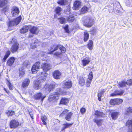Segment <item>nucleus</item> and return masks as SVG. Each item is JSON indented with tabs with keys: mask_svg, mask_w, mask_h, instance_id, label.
I'll return each mask as SVG.
<instances>
[{
	"mask_svg": "<svg viewBox=\"0 0 132 132\" xmlns=\"http://www.w3.org/2000/svg\"><path fill=\"white\" fill-rule=\"evenodd\" d=\"M47 74L45 72H40L39 76L41 77V79L37 80L34 82V87L35 89L38 90L42 86L41 82L45 80Z\"/></svg>",
	"mask_w": 132,
	"mask_h": 132,
	"instance_id": "nucleus-1",
	"label": "nucleus"
},
{
	"mask_svg": "<svg viewBox=\"0 0 132 132\" xmlns=\"http://www.w3.org/2000/svg\"><path fill=\"white\" fill-rule=\"evenodd\" d=\"M84 24L88 27H90L93 25V20L90 16H85L84 17Z\"/></svg>",
	"mask_w": 132,
	"mask_h": 132,
	"instance_id": "nucleus-2",
	"label": "nucleus"
},
{
	"mask_svg": "<svg viewBox=\"0 0 132 132\" xmlns=\"http://www.w3.org/2000/svg\"><path fill=\"white\" fill-rule=\"evenodd\" d=\"M21 20V16L18 17L15 19L11 20L9 22V27L13 26L15 25H17L20 22Z\"/></svg>",
	"mask_w": 132,
	"mask_h": 132,
	"instance_id": "nucleus-3",
	"label": "nucleus"
},
{
	"mask_svg": "<svg viewBox=\"0 0 132 132\" xmlns=\"http://www.w3.org/2000/svg\"><path fill=\"white\" fill-rule=\"evenodd\" d=\"M58 85V84H56L54 82L52 81L49 85H46L45 87H46V88H47L48 91L50 92L51 91H52L55 87H57Z\"/></svg>",
	"mask_w": 132,
	"mask_h": 132,
	"instance_id": "nucleus-4",
	"label": "nucleus"
},
{
	"mask_svg": "<svg viewBox=\"0 0 132 132\" xmlns=\"http://www.w3.org/2000/svg\"><path fill=\"white\" fill-rule=\"evenodd\" d=\"M14 41V43L12 45L11 48V51L12 53H14L16 52L18 50L19 47V45L18 43L16 42V40L15 38H13L12 39V42Z\"/></svg>",
	"mask_w": 132,
	"mask_h": 132,
	"instance_id": "nucleus-5",
	"label": "nucleus"
},
{
	"mask_svg": "<svg viewBox=\"0 0 132 132\" xmlns=\"http://www.w3.org/2000/svg\"><path fill=\"white\" fill-rule=\"evenodd\" d=\"M40 64L39 62H36L32 66L31 68V71L33 73L37 72L38 69L40 68Z\"/></svg>",
	"mask_w": 132,
	"mask_h": 132,
	"instance_id": "nucleus-6",
	"label": "nucleus"
},
{
	"mask_svg": "<svg viewBox=\"0 0 132 132\" xmlns=\"http://www.w3.org/2000/svg\"><path fill=\"white\" fill-rule=\"evenodd\" d=\"M123 102V100L121 99L117 98L111 100L110 101L111 104L113 105H118L121 104Z\"/></svg>",
	"mask_w": 132,
	"mask_h": 132,
	"instance_id": "nucleus-7",
	"label": "nucleus"
},
{
	"mask_svg": "<svg viewBox=\"0 0 132 132\" xmlns=\"http://www.w3.org/2000/svg\"><path fill=\"white\" fill-rule=\"evenodd\" d=\"M45 97V96L43 95L41 93H37L35 94L34 96V98L36 100H41L42 102Z\"/></svg>",
	"mask_w": 132,
	"mask_h": 132,
	"instance_id": "nucleus-8",
	"label": "nucleus"
},
{
	"mask_svg": "<svg viewBox=\"0 0 132 132\" xmlns=\"http://www.w3.org/2000/svg\"><path fill=\"white\" fill-rule=\"evenodd\" d=\"M40 43L37 39H32V43L30 45V47L32 49H35L36 47L39 45Z\"/></svg>",
	"mask_w": 132,
	"mask_h": 132,
	"instance_id": "nucleus-9",
	"label": "nucleus"
},
{
	"mask_svg": "<svg viewBox=\"0 0 132 132\" xmlns=\"http://www.w3.org/2000/svg\"><path fill=\"white\" fill-rule=\"evenodd\" d=\"M63 88L66 89L70 88L72 85V83L70 81L68 80L64 81L63 82Z\"/></svg>",
	"mask_w": 132,
	"mask_h": 132,
	"instance_id": "nucleus-10",
	"label": "nucleus"
},
{
	"mask_svg": "<svg viewBox=\"0 0 132 132\" xmlns=\"http://www.w3.org/2000/svg\"><path fill=\"white\" fill-rule=\"evenodd\" d=\"M19 125V122L17 120H13L10 122V125L11 128H15Z\"/></svg>",
	"mask_w": 132,
	"mask_h": 132,
	"instance_id": "nucleus-11",
	"label": "nucleus"
},
{
	"mask_svg": "<svg viewBox=\"0 0 132 132\" xmlns=\"http://www.w3.org/2000/svg\"><path fill=\"white\" fill-rule=\"evenodd\" d=\"M81 63L84 67L89 64L90 61L89 57H86L81 58Z\"/></svg>",
	"mask_w": 132,
	"mask_h": 132,
	"instance_id": "nucleus-12",
	"label": "nucleus"
},
{
	"mask_svg": "<svg viewBox=\"0 0 132 132\" xmlns=\"http://www.w3.org/2000/svg\"><path fill=\"white\" fill-rule=\"evenodd\" d=\"M53 77L56 79H58L60 78L61 73L58 70H55L53 73Z\"/></svg>",
	"mask_w": 132,
	"mask_h": 132,
	"instance_id": "nucleus-13",
	"label": "nucleus"
},
{
	"mask_svg": "<svg viewBox=\"0 0 132 132\" xmlns=\"http://www.w3.org/2000/svg\"><path fill=\"white\" fill-rule=\"evenodd\" d=\"M59 97L57 96L54 93L53 94L51 93L49 95L48 100L51 102L53 100H56L59 99Z\"/></svg>",
	"mask_w": 132,
	"mask_h": 132,
	"instance_id": "nucleus-14",
	"label": "nucleus"
},
{
	"mask_svg": "<svg viewBox=\"0 0 132 132\" xmlns=\"http://www.w3.org/2000/svg\"><path fill=\"white\" fill-rule=\"evenodd\" d=\"M62 11V8L59 6H58L56 8L55 11L56 12V14L54 15L55 18H57V15H60L61 13V12Z\"/></svg>",
	"mask_w": 132,
	"mask_h": 132,
	"instance_id": "nucleus-15",
	"label": "nucleus"
},
{
	"mask_svg": "<svg viewBox=\"0 0 132 132\" xmlns=\"http://www.w3.org/2000/svg\"><path fill=\"white\" fill-rule=\"evenodd\" d=\"M12 13L13 16H15L18 14L19 12V9L16 7H13L12 8Z\"/></svg>",
	"mask_w": 132,
	"mask_h": 132,
	"instance_id": "nucleus-16",
	"label": "nucleus"
},
{
	"mask_svg": "<svg viewBox=\"0 0 132 132\" xmlns=\"http://www.w3.org/2000/svg\"><path fill=\"white\" fill-rule=\"evenodd\" d=\"M126 126L128 128V132H132V120L127 121Z\"/></svg>",
	"mask_w": 132,
	"mask_h": 132,
	"instance_id": "nucleus-17",
	"label": "nucleus"
},
{
	"mask_svg": "<svg viewBox=\"0 0 132 132\" xmlns=\"http://www.w3.org/2000/svg\"><path fill=\"white\" fill-rule=\"evenodd\" d=\"M30 31L32 34H37L38 32V29L37 27L33 26L30 28Z\"/></svg>",
	"mask_w": 132,
	"mask_h": 132,
	"instance_id": "nucleus-18",
	"label": "nucleus"
},
{
	"mask_svg": "<svg viewBox=\"0 0 132 132\" xmlns=\"http://www.w3.org/2000/svg\"><path fill=\"white\" fill-rule=\"evenodd\" d=\"M124 91L123 90H122L120 91L118 90H116L114 93L111 94V96H113L116 95H123Z\"/></svg>",
	"mask_w": 132,
	"mask_h": 132,
	"instance_id": "nucleus-19",
	"label": "nucleus"
},
{
	"mask_svg": "<svg viewBox=\"0 0 132 132\" xmlns=\"http://www.w3.org/2000/svg\"><path fill=\"white\" fill-rule=\"evenodd\" d=\"M30 82V80L28 79H26L23 82L22 84V87L23 88H26L29 85Z\"/></svg>",
	"mask_w": 132,
	"mask_h": 132,
	"instance_id": "nucleus-20",
	"label": "nucleus"
},
{
	"mask_svg": "<svg viewBox=\"0 0 132 132\" xmlns=\"http://www.w3.org/2000/svg\"><path fill=\"white\" fill-rule=\"evenodd\" d=\"M42 68L45 71H47L50 69V65L49 64L45 63L42 65Z\"/></svg>",
	"mask_w": 132,
	"mask_h": 132,
	"instance_id": "nucleus-21",
	"label": "nucleus"
},
{
	"mask_svg": "<svg viewBox=\"0 0 132 132\" xmlns=\"http://www.w3.org/2000/svg\"><path fill=\"white\" fill-rule=\"evenodd\" d=\"M15 60L14 57H11L9 59L7 62V64L9 66H12Z\"/></svg>",
	"mask_w": 132,
	"mask_h": 132,
	"instance_id": "nucleus-22",
	"label": "nucleus"
},
{
	"mask_svg": "<svg viewBox=\"0 0 132 132\" xmlns=\"http://www.w3.org/2000/svg\"><path fill=\"white\" fill-rule=\"evenodd\" d=\"M57 96L59 95H63L64 93L62 89L60 88H57L56 90V92L54 93Z\"/></svg>",
	"mask_w": 132,
	"mask_h": 132,
	"instance_id": "nucleus-23",
	"label": "nucleus"
},
{
	"mask_svg": "<svg viewBox=\"0 0 132 132\" xmlns=\"http://www.w3.org/2000/svg\"><path fill=\"white\" fill-rule=\"evenodd\" d=\"M81 2L79 1H76L74 3L73 6L74 9L78 10L80 7Z\"/></svg>",
	"mask_w": 132,
	"mask_h": 132,
	"instance_id": "nucleus-24",
	"label": "nucleus"
},
{
	"mask_svg": "<svg viewBox=\"0 0 132 132\" xmlns=\"http://www.w3.org/2000/svg\"><path fill=\"white\" fill-rule=\"evenodd\" d=\"M73 123H69L67 122L65 123L64 124L62 125V127L61 128V131H63L66 128L71 126L73 124Z\"/></svg>",
	"mask_w": 132,
	"mask_h": 132,
	"instance_id": "nucleus-25",
	"label": "nucleus"
},
{
	"mask_svg": "<svg viewBox=\"0 0 132 132\" xmlns=\"http://www.w3.org/2000/svg\"><path fill=\"white\" fill-rule=\"evenodd\" d=\"M19 76L20 78H22L24 75L25 74V71L23 67H20L19 69Z\"/></svg>",
	"mask_w": 132,
	"mask_h": 132,
	"instance_id": "nucleus-26",
	"label": "nucleus"
},
{
	"mask_svg": "<svg viewBox=\"0 0 132 132\" xmlns=\"http://www.w3.org/2000/svg\"><path fill=\"white\" fill-rule=\"evenodd\" d=\"M119 113V112H111V116L112 119L114 120L116 119L118 117Z\"/></svg>",
	"mask_w": 132,
	"mask_h": 132,
	"instance_id": "nucleus-27",
	"label": "nucleus"
},
{
	"mask_svg": "<svg viewBox=\"0 0 132 132\" xmlns=\"http://www.w3.org/2000/svg\"><path fill=\"white\" fill-rule=\"evenodd\" d=\"M85 78L82 76H80L79 77V83L81 86H83L85 83Z\"/></svg>",
	"mask_w": 132,
	"mask_h": 132,
	"instance_id": "nucleus-28",
	"label": "nucleus"
},
{
	"mask_svg": "<svg viewBox=\"0 0 132 132\" xmlns=\"http://www.w3.org/2000/svg\"><path fill=\"white\" fill-rule=\"evenodd\" d=\"M93 120L98 126H101L103 122V120L102 119H97L95 118L93 119Z\"/></svg>",
	"mask_w": 132,
	"mask_h": 132,
	"instance_id": "nucleus-29",
	"label": "nucleus"
},
{
	"mask_svg": "<svg viewBox=\"0 0 132 132\" xmlns=\"http://www.w3.org/2000/svg\"><path fill=\"white\" fill-rule=\"evenodd\" d=\"M29 29L28 26H23L20 30V32L21 33H25L28 31Z\"/></svg>",
	"mask_w": 132,
	"mask_h": 132,
	"instance_id": "nucleus-30",
	"label": "nucleus"
},
{
	"mask_svg": "<svg viewBox=\"0 0 132 132\" xmlns=\"http://www.w3.org/2000/svg\"><path fill=\"white\" fill-rule=\"evenodd\" d=\"M68 2L67 0H59L57 3L60 5H65Z\"/></svg>",
	"mask_w": 132,
	"mask_h": 132,
	"instance_id": "nucleus-31",
	"label": "nucleus"
},
{
	"mask_svg": "<svg viewBox=\"0 0 132 132\" xmlns=\"http://www.w3.org/2000/svg\"><path fill=\"white\" fill-rule=\"evenodd\" d=\"M75 19L74 16L72 14H71L68 16L67 18V20L69 22H72L74 21Z\"/></svg>",
	"mask_w": 132,
	"mask_h": 132,
	"instance_id": "nucleus-32",
	"label": "nucleus"
},
{
	"mask_svg": "<svg viewBox=\"0 0 132 132\" xmlns=\"http://www.w3.org/2000/svg\"><path fill=\"white\" fill-rule=\"evenodd\" d=\"M95 115H96V117H104V114L103 112L96 110L95 111Z\"/></svg>",
	"mask_w": 132,
	"mask_h": 132,
	"instance_id": "nucleus-33",
	"label": "nucleus"
},
{
	"mask_svg": "<svg viewBox=\"0 0 132 132\" xmlns=\"http://www.w3.org/2000/svg\"><path fill=\"white\" fill-rule=\"evenodd\" d=\"M60 45H57L53 46V47H51L50 49V51L51 52V53H52L54 51L56 50H57L58 48L59 49V47Z\"/></svg>",
	"mask_w": 132,
	"mask_h": 132,
	"instance_id": "nucleus-34",
	"label": "nucleus"
},
{
	"mask_svg": "<svg viewBox=\"0 0 132 132\" xmlns=\"http://www.w3.org/2000/svg\"><path fill=\"white\" fill-rule=\"evenodd\" d=\"M72 114L73 113L71 112L68 113L65 116V119L67 121H70L71 118Z\"/></svg>",
	"mask_w": 132,
	"mask_h": 132,
	"instance_id": "nucleus-35",
	"label": "nucleus"
},
{
	"mask_svg": "<svg viewBox=\"0 0 132 132\" xmlns=\"http://www.w3.org/2000/svg\"><path fill=\"white\" fill-rule=\"evenodd\" d=\"M93 73L92 72H90L87 82H89L90 84L92 80L93 79Z\"/></svg>",
	"mask_w": 132,
	"mask_h": 132,
	"instance_id": "nucleus-36",
	"label": "nucleus"
},
{
	"mask_svg": "<svg viewBox=\"0 0 132 132\" xmlns=\"http://www.w3.org/2000/svg\"><path fill=\"white\" fill-rule=\"evenodd\" d=\"M84 41L85 42L87 41L88 39L89 34V33L86 31L84 32Z\"/></svg>",
	"mask_w": 132,
	"mask_h": 132,
	"instance_id": "nucleus-37",
	"label": "nucleus"
},
{
	"mask_svg": "<svg viewBox=\"0 0 132 132\" xmlns=\"http://www.w3.org/2000/svg\"><path fill=\"white\" fill-rule=\"evenodd\" d=\"M68 101V99L65 97L62 98L60 101L61 104H66Z\"/></svg>",
	"mask_w": 132,
	"mask_h": 132,
	"instance_id": "nucleus-38",
	"label": "nucleus"
},
{
	"mask_svg": "<svg viewBox=\"0 0 132 132\" xmlns=\"http://www.w3.org/2000/svg\"><path fill=\"white\" fill-rule=\"evenodd\" d=\"M7 0H0V7H3L6 4Z\"/></svg>",
	"mask_w": 132,
	"mask_h": 132,
	"instance_id": "nucleus-39",
	"label": "nucleus"
},
{
	"mask_svg": "<svg viewBox=\"0 0 132 132\" xmlns=\"http://www.w3.org/2000/svg\"><path fill=\"white\" fill-rule=\"evenodd\" d=\"M6 113L8 116H9L14 114L15 111L13 110H8L6 111Z\"/></svg>",
	"mask_w": 132,
	"mask_h": 132,
	"instance_id": "nucleus-40",
	"label": "nucleus"
},
{
	"mask_svg": "<svg viewBox=\"0 0 132 132\" xmlns=\"http://www.w3.org/2000/svg\"><path fill=\"white\" fill-rule=\"evenodd\" d=\"M93 42L92 40H89V43L88 44V46L90 50L93 49Z\"/></svg>",
	"mask_w": 132,
	"mask_h": 132,
	"instance_id": "nucleus-41",
	"label": "nucleus"
},
{
	"mask_svg": "<svg viewBox=\"0 0 132 132\" xmlns=\"http://www.w3.org/2000/svg\"><path fill=\"white\" fill-rule=\"evenodd\" d=\"M88 9V8L86 6L84 7L81 10V12L82 14L86 12Z\"/></svg>",
	"mask_w": 132,
	"mask_h": 132,
	"instance_id": "nucleus-42",
	"label": "nucleus"
},
{
	"mask_svg": "<svg viewBox=\"0 0 132 132\" xmlns=\"http://www.w3.org/2000/svg\"><path fill=\"white\" fill-rule=\"evenodd\" d=\"M47 119L46 117L45 116H42L41 117V119L42 120L43 122V124L44 125H46V122H45Z\"/></svg>",
	"mask_w": 132,
	"mask_h": 132,
	"instance_id": "nucleus-43",
	"label": "nucleus"
},
{
	"mask_svg": "<svg viewBox=\"0 0 132 132\" xmlns=\"http://www.w3.org/2000/svg\"><path fill=\"white\" fill-rule=\"evenodd\" d=\"M126 84V82L124 81L120 82L118 83L119 86L120 87H123L125 86Z\"/></svg>",
	"mask_w": 132,
	"mask_h": 132,
	"instance_id": "nucleus-44",
	"label": "nucleus"
},
{
	"mask_svg": "<svg viewBox=\"0 0 132 132\" xmlns=\"http://www.w3.org/2000/svg\"><path fill=\"white\" fill-rule=\"evenodd\" d=\"M59 47V49L60 50V51H61L63 53H64L66 51V49L63 46H62L60 45Z\"/></svg>",
	"mask_w": 132,
	"mask_h": 132,
	"instance_id": "nucleus-45",
	"label": "nucleus"
},
{
	"mask_svg": "<svg viewBox=\"0 0 132 132\" xmlns=\"http://www.w3.org/2000/svg\"><path fill=\"white\" fill-rule=\"evenodd\" d=\"M65 19L64 18L61 17L60 18V21L61 24H62L65 23Z\"/></svg>",
	"mask_w": 132,
	"mask_h": 132,
	"instance_id": "nucleus-46",
	"label": "nucleus"
},
{
	"mask_svg": "<svg viewBox=\"0 0 132 132\" xmlns=\"http://www.w3.org/2000/svg\"><path fill=\"white\" fill-rule=\"evenodd\" d=\"M131 1H128L126 2L127 5L128 7L132 6V3L131 2Z\"/></svg>",
	"mask_w": 132,
	"mask_h": 132,
	"instance_id": "nucleus-47",
	"label": "nucleus"
},
{
	"mask_svg": "<svg viewBox=\"0 0 132 132\" xmlns=\"http://www.w3.org/2000/svg\"><path fill=\"white\" fill-rule=\"evenodd\" d=\"M126 83L128 85H132V79H129L127 80Z\"/></svg>",
	"mask_w": 132,
	"mask_h": 132,
	"instance_id": "nucleus-48",
	"label": "nucleus"
},
{
	"mask_svg": "<svg viewBox=\"0 0 132 132\" xmlns=\"http://www.w3.org/2000/svg\"><path fill=\"white\" fill-rule=\"evenodd\" d=\"M65 31L66 32L69 33V31L68 29V26L67 25H66L64 28Z\"/></svg>",
	"mask_w": 132,
	"mask_h": 132,
	"instance_id": "nucleus-49",
	"label": "nucleus"
},
{
	"mask_svg": "<svg viewBox=\"0 0 132 132\" xmlns=\"http://www.w3.org/2000/svg\"><path fill=\"white\" fill-rule=\"evenodd\" d=\"M69 111V110L67 109H65L62 112V113L61 114V115H63V114H66L67 115V114L69 113L68 112Z\"/></svg>",
	"mask_w": 132,
	"mask_h": 132,
	"instance_id": "nucleus-50",
	"label": "nucleus"
},
{
	"mask_svg": "<svg viewBox=\"0 0 132 132\" xmlns=\"http://www.w3.org/2000/svg\"><path fill=\"white\" fill-rule=\"evenodd\" d=\"M80 111L81 113L83 114L86 111V109L84 108H82L81 109Z\"/></svg>",
	"mask_w": 132,
	"mask_h": 132,
	"instance_id": "nucleus-51",
	"label": "nucleus"
},
{
	"mask_svg": "<svg viewBox=\"0 0 132 132\" xmlns=\"http://www.w3.org/2000/svg\"><path fill=\"white\" fill-rule=\"evenodd\" d=\"M127 112L128 113L132 112V107H129L128 109Z\"/></svg>",
	"mask_w": 132,
	"mask_h": 132,
	"instance_id": "nucleus-52",
	"label": "nucleus"
},
{
	"mask_svg": "<svg viewBox=\"0 0 132 132\" xmlns=\"http://www.w3.org/2000/svg\"><path fill=\"white\" fill-rule=\"evenodd\" d=\"M104 92H101V93H98L97 95L98 97H101L102 96V94Z\"/></svg>",
	"mask_w": 132,
	"mask_h": 132,
	"instance_id": "nucleus-53",
	"label": "nucleus"
},
{
	"mask_svg": "<svg viewBox=\"0 0 132 132\" xmlns=\"http://www.w3.org/2000/svg\"><path fill=\"white\" fill-rule=\"evenodd\" d=\"M10 54V52L9 51H8L7 52H6L5 55L7 56L8 57Z\"/></svg>",
	"mask_w": 132,
	"mask_h": 132,
	"instance_id": "nucleus-54",
	"label": "nucleus"
},
{
	"mask_svg": "<svg viewBox=\"0 0 132 132\" xmlns=\"http://www.w3.org/2000/svg\"><path fill=\"white\" fill-rule=\"evenodd\" d=\"M46 53V52L42 51L40 52V54L41 55V56L42 57L44 56V55H45Z\"/></svg>",
	"mask_w": 132,
	"mask_h": 132,
	"instance_id": "nucleus-55",
	"label": "nucleus"
},
{
	"mask_svg": "<svg viewBox=\"0 0 132 132\" xmlns=\"http://www.w3.org/2000/svg\"><path fill=\"white\" fill-rule=\"evenodd\" d=\"M61 54V53L59 52H56L54 54L57 56H58L60 54Z\"/></svg>",
	"mask_w": 132,
	"mask_h": 132,
	"instance_id": "nucleus-56",
	"label": "nucleus"
},
{
	"mask_svg": "<svg viewBox=\"0 0 132 132\" xmlns=\"http://www.w3.org/2000/svg\"><path fill=\"white\" fill-rule=\"evenodd\" d=\"M29 62L27 61H25L23 63V64L24 65H26V66L28 64Z\"/></svg>",
	"mask_w": 132,
	"mask_h": 132,
	"instance_id": "nucleus-57",
	"label": "nucleus"
},
{
	"mask_svg": "<svg viewBox=\"0 0 132 132\" xmlns=\"http://www.w3.org/2000/svg\"><path fill=\"white\" fill-rule=\"evenodd\" d=\"M96 32V30H93L91 31V34H92L94 35Z\"/></svg>",
	"mask_w": 132,
	"mask_h": 132,
	"instance_id": "nucleus-58",
	"label": "nucleus"
},
{
	"mask_svg": "<svg viewBox=\"0 0 132 132\" xmlns=\"http://www.w3.org/2000/svg\"><path fill=\"white\" fill-rule=\"evenodd\" d=\"M9 89L10 90H12L13 89L12 88V87L10 83H9Z\"/></svg>",
	"mask_w": 132,
	"mask_h": 132,
	"instance_id": "nucleus-59",
	"label": "nucleus"
},
{
	"mask_svg": "<svg viewBox=\"0 0 132 132\" xmlns=\"http://www.w3.org/2000/svg\"><path fill=\"white\" fill-rule=\"evenodd\" d=\"M4 90L5 91L6 93H7V94H9V91L7 90L5 88H4Z\"/></svg>",
	"mask_w": 132,
	"mask_h": 132,
	"instance_id": "nucleus-60",
	"label": "nucleus"
},
{
	"mask_svg": "<svg viewBox=\"0 0 132 132\" xmlns=\"http://www.w3.org/2000/svg\"><path fill=\"white\" fill-rule=\"evenodd\" d=\"M8 57L6 56V55H5L4 57L3 58V60L4 62L6 60Z\"/></svg>",
	"mask_w": 132,
	"mask_h": 132,
	"instance_id": "nucleus-61",
	"label": "nucleus"
},
{
	"mask_svg": "<svg viewBox=\"0 0 132 132\" xmlns=\"http://www.w3.org/2000/svg\"><path fill=\"white\" fill-rule=\"evenodd\" d=\"M8 57L6 56V55H5L4 57L3 58V60L4 62L6 60Z\"/></svg>",
	"mask_w": 132,
	"mask_h": 132,
	"instance_id": "nucleus-62",
	"label": "nucleus"
},
{
	"mask_svg": "<svg viewBox=\"0 0 132 132\" xmlns=\"http://www.w3.org/2000/svg\"><path fill=\"white\" fill-rule=\"evenodd\" d=\"M90 83L89 82H86V86L87 87H89L90 86Z\"/></svg>",
	"mask_w": 132,
	"mask_h": 132,
	"instance_id": "nucleus-63",
	"label": "nucleus"
},
{
	"mask_svg": "<svg viewBox=\"0 0 132 132\" xmlns=\"http://www.w3.org/2000/svg\"><path fill=\"white\" fill-rule=\"evenodd\" d=\"M29 115L30 116L31 118L33 119V114H31L30 113H29Z\"/></svg>",
	"mask_w": 132,
	"mask_h": 132,
	"instance_id": "nucleus-64",
	"label": "nucleus"
}]
</instances>
